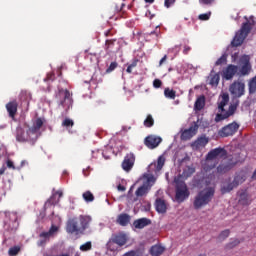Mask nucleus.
<instances>
[{"label":"nucleus","mask_w":256,"mask_h":256,"mask_svg":"<svg viewBox=\"0 0 256 256\" xmlns=\"http://www.w3.org/2000/svg\"><path fill=\"white\" fill-rule=\"evenodd\" d=\"M226 105H229V94L224 93L218 100V113L214 119L216 123H221V121H225V119L233 117V115H235V111H237V107H239V101L230 104L228 111L225 110Z\"/></svg>","instance_id":"1"},{"label":"nucleus","mask_w":256,"mask_h":256,"mask_svg":"<svg viewBox=\"0 0 256 256\" xmlns=\"http://www.w3.org/2000/svg\"><path fill=\"white\" fill-rule=\"evenodd\" d=\"M246 22H244L240 28V30L236 33L234 39L231 42L232 47H240L243 45V41L247 39L249 34L251 33V29L255 25V17L250 16V20L245 17Z\"/></svg>","instance_id":"2"},{"label":"nucleus","mask_w":256,"mask_h":256,"mask_svg":"<svg viewBox=\"0 0 256 256\" xmlns=\"http://www.w3.org/2000/svg\"><path fill=\"white\" fill-rule=\"evenodd\" d=\"M227 150L225 148H214L206 155L205 163L203 164V170L207 173L217 167V163L213 162L215 159H227Z\"/></svg>","instance_id":"3"},{"label":"nucleus","mask_w":256,"mask_h":256,"mask_svg":"<svg viewBox=\"0 0 256 256\" xmlns=\"http://www.w3.org/2000/svg\"><path fill=\"white\" fill-rule=\"evenodd\" d=\"M215 197V187H206L203 190L199 191L194 198L193 207L198 210L206 205H209Z\"/></svg>","instance_id":"4"},{"label":"nucleus","mask_w":256,"mask_h":256,"mask_svg":"<svg viewBox=\"0 0 256 256\" xmlns=\"http://www.w3.org/2000/svg\"><path fill=\"white\" fill-rule=\"evenodd\" d=\"M247 181V174L245 171L236 172L233 178V181H231V178L225 181V183L221 186L220 191L222 195H225L227 193H231L233 189H237L239 185H243Z\"/></svg>","instance_id":"5"},{"label":"nucleus","mask_w":256,"mask_h":256,"mask_svg":"<svg viewBox=\"0 0 256 256\" xmlns=\"http://www.w3.org/2000/svg\"><path fill=\"white\" fill-rule=\"evenodd\" d=\"M176 183V194L175 199L177 203H183L186 199H189V195L191 193L189 192V188H187V184H185L184 181H179L175 179Z\"/></svg>","instance_id":"6"},{"label":"nucleus","mask_w":256,"mask_h":256,"mask_svg":"<svg viewBox=\"0 0 256 256\" xmlns=\"http://www.w3.org/2000/svg\"><path fill=\"white\" fill-rule=\"evenodd\" d=\"M127 241H129V236L127 234L120 232L116 234H112L111 238L107 243V247L110 251H115L113 245H118V247H123L127 245Z\"/></svg>","instance_id":"7"},{"label":"nucleus","mask_w":256,"mask_h":256,"mask_svg":"<svg viewBox=\"0 0 256 256\" xmlns=\"http://www.w3.org/2000/svg\"><path fill=\"white\" fill-rule=\"evenodd\" d=\"M239 72L238 75H240V77H245L247 75H249V73H251V58L249 57V55H243L242 57H240L239 59Z\"/></svg>","instance_id":"8"},{"label":"nucleus","mask_w":256,"mask_h":256,"mask_svg":"<svg viewBox=\"0 0 256 256\" xmlns=\"http://www.w3.org/2000/svg\"><path fill=\"white\" fill-rule=\"evenodd\" d=\"M239 127H240L239 123L234 121V122L222 127L218 131V135H219V137H233V135H235V133H237V131H239Z\"/></svg>","instance_id":"9"},{"label":"nucleus","mask_w":256,"mask_h":256,"mask_svg":"<svg viewBox=\"0 0 256 256\" xmlns=\"http://www.w3.org/2000/svg\"><path fill=\"white\" fill-rule=\"evenodd\" d=\"M56 99L59 101V105L62 107H65L66 105H71L72 99H71V92L67 89H59L58 92L55 95Z\"/></svg>","instance_id":"10"},{"label":"nucleus","mask_w":256,"mask_h":256,"mask_svg":"<svg viewBox=\"0 0 256 256\" xmlns=\"http://www.w3.org/2000/svg\"><path fill=\"white\" fill-rule=\"evenodd\" d=\"M66 231L71 235L83 234V230H81V226L79 224V219L78 218L69 219L66 224Z\"/></svg>","instance_id":"11"},{"label":"nucleus","mask_w":256,"mask_h":256,"mask_svg":"<svg viewBox=\"0 0 256 256\" xmlns=\"http://www.w3.org/2000/svg\"><path fill=\"white\" fill-rule=\"evenodd\" d=\"M197 131H199V125L197 123H193L188 129H185L181 134L182 141H189V139H193L195 135H197Z\"/></svg>","instance_id":"12"},{"label":"nucleus","mask_w":256,"mask_h":256,"mask_svg":"<svg viewBox=\"0 0 256 256\" xmlns=\"http://www.w3.org/2000/svg\"><path fill=\"white\" fill-rule=\"evenodd\" d=\"M230 93L234 97H242V95H245V83L235 81L230 85Z\"/></svg>","instance_id":"13"},{"label":"nucleus","mask_w":256,"mask_h":256,"mask_svg":"<svg viewBox=\"0 0 256 256\" xmlns=\"http://www.w3.org/2000/svg\"><path fill=\"white\" fill-rule=\"evenodd\" d=\"M237 71H239V66L230 64L223 70L222 77L226 81H231L237 75Z\"/></svg>","instance_id":"14"},{"label":"nucleus","mask_w":256,"mask_h":256,"mask_svg":"<svg viewBox=\"0 0 256 256\" xmlns=\"http://www.w3.org/2000/svg\"><path fill=\"white\" fill-rule=\"evenodd\" d=\"M134 165H135V154L133 153L126 154L122 162V169L124 171L129 172L133 169Z\"/></svg>","instance_id":"15"},{"label":"nucleus","mask_w":256,"mask_h":256,"mask_svg":"<svg viewBox=\"0 0 256 256\" xmlns=\"http://www.w3.org/2000/svg\"><path fill=\"white\" fill-rule=\"evenodd\" d=\"M161 141H163L161 137L150 135L145 138L144 143L146 147H148V149H155L159 147V144L161 143Z\"/></svg>","instance_id":"16"},{"label":"nucleus","mask_w":256,"mask_h":256,"mask_svg":"<svg viewBox=\"0 0 256 256\" xmlns=\"http://www.w3.org/2000/svg\"><path fill=\"white\" fill-rule=\"evenodd\" d=\"M92 221L93 219L91 218V216L80 215L78 217V223L80 224V229L82 230V233H85L86 229H89Z\"/></svg>","instance_id":"17"},{"label":"nucleus","mask_w":256,"mask_h":256,"mask_svg":"<svg viewBox=\"0 0 256 256\" xmlns=\"http://www.w3.org/2000/svg\"><path fill=\"white\" fill-rule=\"evenodd\" d=\"M18 107L19 103L17 102V100H12L6 104V110L8 111V115L9 117H11V119H15Z\"/></svg>","instance_id":"18"},{"label":"nucleus","mask_w":256,"mask_h":256,"mask_svg":"<svg viewBox=\"0 0 256 256\" xmlns=\"http://www.w3.org/2000/svg\"><path fill=\"white\" fill-rule=\"evenodd\" d=\"M29 130L25 132V130L21 127L16 128V140L19 143H25L26 141H29Z\"/></svg>","instance_id":"19"},{"label":"nucleus","mask_w":256,"mask_h":256,"mask_svg":"<svg viewBox=\"0 0 256 256\" xmlns=\"http://www.w3.org/2000/svg\"><path fill=\"white\" fill-rule=\"evenodd\" d=\"M164 166H165V157L159 156L156 163L150 164V170L153 173H159V171H161V169H163Z\"/></svg>","instance_id":"20"},{"label":"nucleus","mask_w":256,"mask_h":256,"mask_svg":"<svg viewBox=\"0 0 256 256\" xmlns=\"http://www.w3.org/2000/svg\"><path fill=\"white\" fill-rule=\"evenodd\" d=\"M151 223V219L149 218H139L134 220L133 226L135 227V229H145V227H149Z\"/></svg>","instance_id":"21"},{"label":"nucleus","mask_w":256,"mask_h":256,"mask_svg":"<svg viewBox=\"0 0 256 256\" xmlns=\"http://www.w3.org/2000/svg\"><path fill=\"white\" fill-rule=\"evenodd\" d=\"M209 143V138L207 136L203 135L198 137L193 143L192 147L193 149H201V147H205Z\"/></svg>","instance_id":"22"},{"label":"nucleus","mask_w":256,"mask_h":256,"mask_svg":"<svg viewBox=\"0 0 256 256\" xmlns=\"http://www.w3.org/2000/svg\"><path fill=\"white\" fill-rule=\"evenodd\" d=\"M116 223L121 225V227H127L131 223V216L127 213H122L118 215Z\"/></svg>","instance_id":"23"},{"label":"nucleus","mask_w":256,"mask_h":256,"mask_svg":"<svg viewBox=\"0 0 256 256\" xmlns=\"http://www.w3.org/2000/svg\"><path fill=\"white\" fill-rule=\"evenodd\" d=\"M220 79L221 77L219 76V74L215 73V70H212L207 78V82L212 87H217V85H219Z\"/></svg>","instance_id":"24"},{"label":"nucleus","mask_w":256,"mask_h":256,"mask_svg":"<svg viewBox=\"0 0 256 256\" xmlns=\"http://www.w3.org/2000/svg\"><path fill=\"white\" fill-rule=\"evenodd\" d=\"M155 209L157 213H167V203L165 200L158 198L155 201Z\"/></svg>","instance_id":"25"},{"label":"nucleus","mask_w":256,"mask_h":256,"mask_svg":"<svg viewBox=\"0 0 256 256\" xmlns=\"http://www.w3.org/2000/svg\"><path fill=\"white\" fill-rule=\"evenodd\" d=\"M237 165V162H228V163H222L217 167V171L218 173H220L221 175H223V173H227L228 171H231V168Z\"/></svg>","instance_id":"26"},{"label":"nucleus","mask_w":256,"mask_h":256,"mask_svg":"<svg viewBox=\"0 0 256 256\" xmlns=\"http://www.w3.org/2000/svg\"><path fill=\"white\" fill-rule=\"evenodd\" d=\"M240 205H243L244 207H248L251 203H253V199H251V196L247 192H242L240 194L239 198Z\"/></svg>","instance_id":"27"},{"label":"nucleus","mask_w":256,"mask_h":256,"mask_svg":"<svg viewBox=\"0 0 256 256\" xmlns=\"http://www.w3.org/2000/svg\"><path fill=\"white\" fill-rule=\"evenodd\" d=\"M149 253H150L151 256L163 255V253H165V247H163L161 245H153L150 248Z\"/></svg>","instance_id":"28"},{"label":"nucleus","mask_w":256,"mask_h":256,"mask_svg":"<svg viewBox=\"0 0 256 256\" xmlns=\"http://www.w3.org/2000/svg\"><path fill=\"white\" fill-rule=\"evenodd\" d=\"M42 127H43V120L41 118H37L33 126L28 129V132L35 134L37 133V131H40Z\"/></svg>","instance_id":"29"},{"label":"nucleus","mask_w":256,"mask_h":256,"mask_svg":"<svg viewBox=\"0 0 256 256\" xmlns=\"http://www.w3.org/2000/svg\"><path fill=\"white\" fill-rule=\"evenodd\" d=\"M61 197H63V191L58 190L56 191L52 197L48 200V203L50 205H57V203H59V199H61Z\"/></svg>","instance_id":"30"},{"label":"nucleus","mask_w":256,"mask_h":256,"mask_svg":"<svg viewBox=\"0 0 256 256\" xmlns=\"http://www.w3.org/2000/svg\"><path fill=\"white\" fill-rule=\"evenodd\" d=\"M115 43H117V39H108L105 41V51L106 53H113L115 49Z\"/></svg>","instance_id":"31"},{"label":"nucleus","mask_w":256,"mask_h":256,"mask_svg":"<svg viewBox=\"0 0 256 256\" xmlns=\"http://www.w3.org/2000/svg\"><path fill=\"white\" fill-rule=\"evenodd\" d=\"M205 108V96L201 95L198 97L194 104L195 111H201Z\"/></svg>","instance_id":"32"},{"label":"nucleus","mask_w":256,"mask_h":256,"mask_svg":"<svg viewBox=\"0 0 256 256\" xmlns=\"http://www.w3.org/2000/svg\"><path fill=\"white\" fill-rule=\"evenodd\" d=\"M147 193H149V186L144 184L136 190L135 195L136 197H143V195H147Z\"/></svg>","instance_id":"33"},{"label":"nucleus","mask_w":256,"mask_h":256,"mask_svg":"<svg viewBox=\"0 0 256 256\" xmlns=\"http://www.w3.org/2000/svg\"><path fill=\"white\" fill-rule=\"evenodd\" d=\"M144 127L151 128L155 125V119H153V115L148 114L146 119L143 122Z\"/></svg>","instance_id":"34"},{"label":"nucleus","mask_w":256,"mask_h":256,"mask_svg":"<svg viewBox=\"0 0 256 256\" xmlns=\"http://www.w3.org/2000/svg\"><path fill=\"white\" fill-rule=\"evenodd\" d=\"M164 95L166 99H175L177 97V92L170 88H165Z\"/></svg>","instance_id":"35"},{"label":"nucleus","mask_w":256,"mask_h":256,"mask_svg":"<svg viewBox=\"0 0 256 256\" xmlns=\"http://www.w3.org/2000/svg\"><path fill=\"white\" fill-rule=\"evenodd\" d=\"M82 197L86 203H93V201H95V196L93 193H91V191L84 192Z\"/></svg>","instance_id":"36"},{"label":"nucleus","mask_w":256,"mask_h":256,"mask_svg":"<svg viewBox=\"0 0 256 256\" xmlns=\"http://www.w3.org/2000/svg\"><path fill=\"white\" fill-rule=\"evenodd\" d=\"M249 93H256V76L249 81Z\"/></svg>","instance_id":"37"},{"label":"nucleus","mask_w":256,"mask_h":256,"mask_svg":"<svg viewBox=\"0 0 256 256\" xmlns=\"http://www.w3.org/2000/svg\"><path fill=\"white\" fill-rule=\"evenodd\" d=\"M21 251V247L19 246H14V247H11L9 250H8V255L9 256H16V255H19V252Z\"/></svg>","instance_id":"38"},{"label":"nucleus","mask_w":256,"mask_h":256,"mask_svg":"<svg viewBox=\"0 0 256 256\" xmlns=\"http://www.w3.org/2000/svg\"><path fill=\"white\" fill-rule=\"evenodd\" d=\"M229 235H231V231L229 229H226L219 234L218 239L219 241H225V239H227Z\"/></svg>","instance_id":"39"},{"label":"nucleus","mask_w":256,"mask_h":256,"mask_svg":"<svg viewBox=\"0 0 256 256\" xmlns=\"http://www.w3.org/2000/svg\"><path fill=\"white\" fill-rule=\"evenodd\" d=\"M241 241L239 239H234L233 241L226 244L225 249H235L237 245H239Z\"/></svg>","instance_id":"40"},{"label":"nucleus","mask_w":256,"mask_h":256,"mask_svg":"<svg viewBox=\"0 0 256 256\" xmlns=\"http://www.w3.org/2000/svg\"><path fill=\"white\" fill-rule=\"evenodd\" d=\"M91 249H93V244L91 243V241H88L80 246V251L83 252L91 251Z\"/></svg>","instance_id":"41"},{"label":"nucleus","mask_w":256,"mask_h":256,"mask_svg":"<svg viewBox=\"0 0 256 256\" xmlns=\"http://www.w3.org/2000/svg\"><path fill=\"white\" fill-rule=\"evenodd\" d=\"M139 63V59H134L130 65H128L126 72L133 73V69L137 67V64Z\"/></svg>","instance_id":"42"},{"label":"nucleus","mask_w":256,"mask_h":256,"mask_svg":"<svg viewBox=\"0 0 256 256\" xmlns=\"http://www.w3.org/2000/svg\"><path fill=\"white\" fill-rule=\"evenodd\" d=\"M48 232L52 237H55L59 233V226L52 224Z\"/></svg>","instance_id":"43"},{"label":"nucleus","mask_w":256,"mask_h":256,"mask_svg":"<svg viewBox=\"0 0 256 256\" xmlns=\"http://www.w3.org/2000/svg\"><path fill=\"white\" fill-rule=\"evenodd\" d=\"M225 63H227V54H223V55L215 62V65H216V66L225 65Z\"/></svg>","instance_id":"44"},{"label":"nucleus","mask_w":256,"mask_h":256,"mask_svg":"<svg viewBox=\"0 0 256 256\" xmlns=\"http://www.w3.org/2000/svg\"><path fill=\"white\" fill-rule=\"evenodd\" d=\"M73 125H75V122H73V120L70 119V118H66V119L62 122V127L69 128V127H73Z\"/></svg>","instance_id":"45"},{"label":"nucleus","mask_w":256,"mask_h":256,"mask_svg":"<svg viewBox=\"0 0 256 256\" xmlns=\"http://www.w3.org/2000/svg\"><path fill=\"white\" fill-rule=\"evenodd\" d=\"M198 19L200 21H209V19H211V12H207V13H204V14H200L198 16Z\"/></svg>","instance_id":"46"},{"label":"nucleus","mask_w":256,"mask_h":256,"mask_svg":"<svg viewBox=\"0 0 256 256\" xmlns=\"http://www.w3.org/2000/svg\"><path fill=\"white\" fill-rule=\"evenodd\" d=\"M123 256H141V252L139 250H130L124 253Z\"/></svg>","instance_id":"47"},{"label":"nucleus","mask_w":256,"mask_h":256,"mask_svg":"<svg viewBox=\"0 0 256 256\" xmlns=\"http://www.w3.org/2000/svg\"><path fill=\"white\" fill-rule=\"evenodd\" d=\"M118 67L117 62H112L109 67L106 69V73H112V71H115Z\"/></svg>","instance_id":"48"},{"label":"nucleus","mask_w":256,"mask_h":256,"mask_svg":"<svg viewBox=\"0 0 256 256\" xmlns=\"http://www.w3.org/2000/svg\"><path fill=\"white\" fill-rule=\"evenodd\" d=\"M175 1L176 0H164V7H166V9L173 7V5H175Z\"/></svg>","instance_id":"49"},{"label":"nucleus","mask_w":256,"mask_h":256,"mask_svg":"<svg viewBox=\"0 0 256 256\" xmlns=\"http://www.w3.org/2000/svg\"><path fill=\"white\" fill-rule=\"evenodd\" d=\"M161 85H163V82L159 79H155L153 81V87H155V89H159L161 87Z\"/></svg>","instance_id":"50"},{"label":"nucleus","mask_w":256,"mask_h":256,"mask_svg":"<svg viewBox=\"0 0 256 256\" xmlns=\"http://www.w3.org/2000/svg\"><path fill=\"white\" fill-rule=\"evenodd\" d=\"M216 0H199L200 5H213Z\"/></svg>","instance_id":"51"},{"label":"nucleus","mask_w":256,"mask_h":256,"mask_svg":"<svg viewBox=\"0 0 256 256\" xmlns=\"http://www.w3.org/2000/svg\"><path fill=\"white\" fill-rule=\"evenodd\" d=\"M40 237L42 238V239H50V237H53L50 233H49V231L48 232H42V233H40Z\"/></svg>","instance_id":"52"},{"label":"nucleus","mask_w":256,"mask_h":256,"mask_svg":"<svg viewBox=\"0 0 256 256\" xmlns=\"http://www.w3.org/2000/svg\"><path fill=\"white\" fill-rule=\"evenodd\" d=\"M6 165H7L8 169H13L14 171H15V169H17V167H15V164L11 160H7Z\"/></svg>","instance_id":"53"},{"label":"nucleus","mask_w":256,"mask_h":256,"mask_svg":"<svg viewBox=\"0 0 256 256\" xmlns=\"http://www.w3.org/2000/svg\"><path fill=\"white\" fill-rule=\"evenodd\" d=\"M55 79V74L54 73H48L44 81H53Z\"/></svg>","instance_id":"54"},{"label":"nucleus","mask_w":256,"mask_h":256,"mask_svg":"<svg viewBox=\"0 0 256 256\" xmlns=\"http://www.w3.org/2000/svg\"><path fill=\"white\" fill-rule=\"evenodd\" d=\"M190 51H191V47L185 45V46H184V49H183L184 55H189V52H190Z\"/></svg>","instance_id":"55"},{"label":"nucleus","mask_w":256,"mask_h":256,"mask_svg":"<svg viewBox=\"0 0 256 256\" xmlns=\"http://www.w3.org/2000/svg\"><path fill=\"white\" fill-rule=\"evenodd\" d=\"M165 61H167V55H164L163 58L160 60L159 67H161V65H163Z\"/></svg>","instance_id":"56"},{"label":"nucleus","mask_w":256,"mask_h":256,"mask_svg":"<svg viewBox=\"0 0 256 256\" xmlns=\"http://www.w3.org/2000/svg\"><path fill=\"white\" fill-rule=\"evenodd\" d=\"M27 164H28V163H27L26 160H22L20 167H17V169H18V170H19V169H22V167H25V165H27Z\"/></svg>","instance_id":"57"},{"label":"nucleus","mask_w":256,"mask_h":256,"mask_svg":"<svg viewBox=\"0 0 256 256\" xmlns=\"http://www.w3.org/2000/svg\"><path fill=\"white\" fill-rule=\"evenodd\" d=\"M105 37H113V33H111V30H107L105 33H104Z\"/></svg>","instance_id":"58"},{"label":"nucleus","mask_w":256,"mask_h":256,"mask_svg":"<svg viewBox=\"0 0 256 256\" xmlns=\"http://www.w3.org/2000/svg\"><path fill=\"white\" fill-rule=\"evenodd\" d=\"M117 189H118V191H125L127 188H125V186L120 184L117 186Z\"/></svg>","instance_id":"59"},{"label":"nucleus","mask_w":256,"mask_h":256,"mask_svg":"<svg viewBox=\"0 0 256 256\" xmlns=\"http://www.w3.org/2000/svg\"><path fill=\"white\" fill-rule=\"evenodd\" d=\"M188 171L190 175H193V173H195V168L188 167Z\"/></svg>","instance_id":"60"},{"label":"nucleus","mask_w":256,"mask_h":256,"mask_svg":"<svg viewBox=\"0 0 256 256\" xmlns=\"http://www.w3.org/2000/svg\"><path fill=\"white\" fill-rule=\"evenodd\" d=\"M123 7H125V3H122V4L120 5V9L117 8L116 11H123Z\"/></svg>","instance_id":"61"},{"label":"nucleus","mask_w":256,"mask_h":256,"mask_svg":"<svg viewBox=\"0 0 256 256\" xmlns=\"http://www.w3.org/2000/svg\"><path fill=\"white\" fill-rule=\"evenodd\" d=\"M83 175H84V177H89V171L83 170Z\"/></svg>","instance_id":"62"},{"label":"nucleus","mask_w":256,"mask_h":256,"mask_svg":"<svg viewBox=\"0 0 256 256\" xmlns=\"http://www.w3.org/2000/svg\"><path fill=\"white\" fill-rule=\"evenodd\" d=\"M252 179H253L254 181H256V168H255V171H254L253 174H252Z\"/></svg>","instance_id":"63"},{"label":"nucleus","mask_w":256,"mask_h":256,"mask_svg":"<svg viewBox=\"0 0 256 256\" xmlns=\"http://www.w3.org/2000/svg\"><path fill=\"white\" fill-rule=\"evenodd\" d=\"M215 179V174H210V181H213Z\"/></svg>","instance_id":"64"}]
</instances>
